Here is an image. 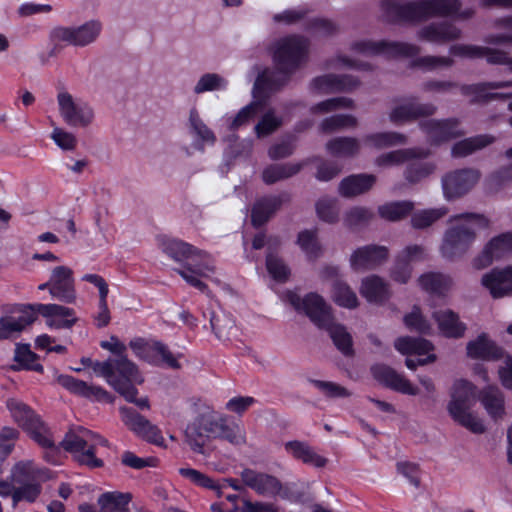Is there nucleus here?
Returning a JSON list of instances; mask_svg holds the SVG:
<instances>
[{"mask_svg":"<svg viewBox=\"0 0 512 512\" xmlns=\"http://www.w3.org/2000/svg\"><path fill=\"white\" fill-rule=\"evenodd\" d=\"M414 208L411 201H393L378 207L380 217L387 221H399L406 217Z\"/></svg>","mask_w":512,"mask_h":512,"instance_id":"nucleus-49","label":"nucleus"},{"mask_svg":"<svg viewBox=\"0 0 512 512\" xmlns=\"http://www.w3.org/2000/svg\"><path fill=\"white\" fill-rule=\"evenodd\" d=\"M228 87V80L217 73L202 75L194 86V93L202 94L211 91H224Z\"/></svg>","mask_w":512,"mask_h":512,"instance_id":"nucleus-54","label":"nucleus"},{"mask_svg":"<svg viewBox=\"0 0 512 512\" xmlns=\"http://www.w3.org/2000/svg\"><path fill=\"white\" fill-rule=\"evenodd\" d=\"M101 348L109 351L116 357L105 361H95L93 371L97 376L104 378L116 392L127 402L133 403L141 409L149 408L146 397L137 398L136 385L144 382L137 365L126 356L127 346L116 336L100 342Z\"/></svg>","mask_w":512,"mask_h":512,"instance_id":"nucleus-3","label":"nucleus"},{"mask_svg":"<svg viewBox=\"0 0 512 512\" xmlns=\"http://www.w3.org/2000/svg\"><path fill=\"white\" fill-rule=\"evenodd\" d=\"M35 313L38 312L46 319V325L50 329H69L76 322L77 317L72 308L58 304H37Z\"/></svg>","mask_w":512,"mask_h":512,"instance_id":"nucleus-22","label":"nucleus"},{"mask_svg":"<svg viewBox=\"0 0 512 512\" xmlns=\"http://www.w3.org/2000/svg\"><path fill=\"white\" fill-rule=\"evenodd\" d=\"M358 85V81L350 76L345 75L338 77L328 74L315 78L311 83V90L318 94H328L338 91L352 90Z\"/></svg>","mask_w":512,"mask_h":512,"instance_id":"nucleus-35","label":"nucleus"},{"mask_svg":"<svg viewBox=\"0 0 512 512\" xmlns=\"http://www.w3.org/2000/svg\"><path fill=\"white\" fill-rule=\"evenodd\" d=\"M284 449L294 459L315 468H322L327 463L325 457L319 455L308 443L303 441H288L284 444Z\"/></svg>","mask_w":512,"mask_h":512,"instance_id":"nucleus-36","label":"nucleus"},{"mask_svg":"<svg viewBox=\"0 0 512 512\" xmlns=\"http://www.w3.org/2000/svg\"><path fill=\"white\" fill-rule=\"evenodd\" d=\"M281 203V199L277 196H271L258 200L252 210L253 225L261 226L264 224L280 207Z\"/></svg>","mask_w":512,"mask_h":512,"instance_id":"nucleus-45","label":"nucleus"},{"mask_svg":"<svg viewBox=\"0 0 512 512\" xmlns=\"http://www.w3.org/2000/svg\"><path fill=\"white\" fill-rule=\"evenodd\" d=\"M512 255V233L505 232L491 238L482 251L473 258L471 265L476 270L490 266L494 261H499Z\"/></svg>","mask_w":512,"mask_h":512,"instance_id":"nucleus-16","label":"nucleus"},{"mask_svg":"<svg viewBox=\"0 0 512 512\" xmlns=\"http://www.w3.org/2000/svg\"><path fill=\"white\" fill-rule=\"evenodd\" d=\"M300 168V164L271 165L263 171V180L267 184H273L296 174Z\"/></svg>","mask_w":512,"mask_h":512,"instance_id":"nucleus-58","label":"nucleus"},{"mask_svg":"<svg viewBox=\"0 0 512 512\" xmlns=\"http://www.w3.org/2000/svg\"><path fill=\"white\" fill-rule=\"evenodd\" d=\"M480 179L476 169H458L446 173L442 177V190L446 200H453L468 193Z\"/></svg>","mask_w":512,"mask_h":512,"instance_id":"nucleus-17","label":"nucleus"},{"mask_svg":"<svg viewBox=\"0 0 512 512\" xmlns=\"http://www.w3.org/2000/svg\"><path fill=\"white\" fill-rule=\"evenodd\" d=\"M297 244L309 260H315L322 255V246L316 229L301 231L298 234Z\"/></svg>","mask_w":512,"mask_h":512,"instance_id":"nucleus-48","label":"nucleus"},{"mask_svg":"<svg viewBox=\"0 0 512 512\" xmlns=\"http://www.w3.org/2000/svg\"><path fill=\"white\" fill-rule=\"evenodd\" d=\"M331 297L333 301L344 308L354 309L358 306V298L355 292L342 281H335L333 284Z\"/></svg>","mask_w":512,"mask_h":512,"instance_id":"nucleus-52","label":"nucleus"},{"mask_svg":"<svg viewBox=\"0 0 512 512\" xmlns=\"http://www.w3.org/2000/svg\"><path fill=\"white\" fill-rule=\"evenodd\" d=\"M388 249L381 245H365L356 248L350 255L349 263L353 271L372 270L388 258Z\"/></svg>","mask_w":512,"mask_h":512,"instance_id":"nucleus-19","label":"nucleus"},{"mask_svg":"<svg viewBox=\"0 0 512 512\" xmlns=\"http://www.w3.org/2000/svg\"><path fill=\"white\" fill-rule=\"evenodd\" d=\"M482 286L493 298L512 294V266L493 268L481 278Z\"/></svg>","mask_w":512,"mask_h":512,"instance_id":"nucleus-23","label":"nucleus"},{"mask_svg":"<svg viewBox=\"0 0 512 512\" xmlns=\"http://www.w3.org/2000/svg\"><path fill=\"white\" fill-rule=\"evenodd\" d=\"M376 182L372 174H357L344 178L339 184V194L343 197H355L370 190Z\"/></svg>","mask_w":512,"mask_h":512,"instance_id":"nucleus-40","label":"nucleus"},{"mask_svg":"<svg viewBox=\"0 0 512 512\" xmlns=\"http://www.w3.org/2000/svg\"><path fill=\"white\" fill-rule=\"evenodd\" d=\"M308 43L298 36H288L278 40L273 49V57L277 72L264 71L254 84V100L242 107L235 115H225L224 124L230 130H238L252 123L262 110L260 98L266 91H274L281 87L307 56Z\"/></svg>","mask_w":512,"mask_h":512,"instance_id":"nucleus-1","label":"nucleus"},{"mask_svg":"<svg viewBox=\"0 0 512 512\" xmlns=\"http://www.w3.org/2000/svg\"><path fill=\"white\" fill-rule=\"evenodd\" d=\"M240 475L243 483L260 495L273 497L281 491L280 481L269 474L244 469Z\"/></svg>","mask_w":512,"mask_h":512,"instance_id":"nucleus-27","label":"nucleus"},{"mask_svg":"<svg viewBox=\"0 0 512 512\" xmlns=\"http://www.w3.org/2000/svg\"><path fill=\"white\" fill-rule=\"evenodd\" d=\"M476 387L470 381L458 379L453 383L448 411L452 418L473 433H483L484 421L470 412L476 400Z\"/></svg>","mask_w":512,"mask_h":512,"instance_id":"nucleus-8","label":"nucleus"},{"mask_svg":"<svg viewBox=\"0 0 512 512\" xmlns=\"http://www.w3.org/2000/svg\"><path fill=\"white\" fill-rule=\"evenodd\" d=\"M360 293L369 303L376 304L384 303L391 295L389 285L377 275L362 279Z\"/></svg>","mask_w":512,"mask_h":512,"instance_id":"nucleus-37","label":"nucleus"},{"mask_svg":"<svg viewBox=\"0 0 512 512\" xmlns=\"http://www.w3.org/2000/svg\"><path fill=\"white\" fill-rule=\"evenodd\" d=\"M282 122V118L270 109L260 117L254 127V132L258 138L266 137L275 132L282 125Z\"/></svg>","mask_w":512,"mask_h":512,"instance_id":"nucleus-57","label":"nucleus"},{"mask_svg":"<svg viewBox=\"0 0 512 512\" xmlns=\"http://www.w3.org/2000/svg\"><path fill=\"white\" fill-rule=\"evenodd\" d=\"M457 0H382L381 10L388 21H416L432 16L468 18L471 10L459 12Z\"/></svg>","mask_w":512,"mask_h":512,"instance_id":"nucleus-5","label":"nucleus"},{"mask_svg":"<svg viewBox=\"0 0 512 512\" xmlns=\"http://www.w3.org/2000/svg\"><path fill=\"white\" fill-rule=\"evenodd\" d=\"M433 318L438 324L440 333L449 338L463 336L466 326L459 320V317L450 309H442L433 312Z\"/></svg>","mask_w":512,"mask_h":512,"instance_id":"nucleus-39","label":"nucleus"},{"mask_svg":"<svg viewBox=\"0 0 512 512\" xmlns=\"http://www.w3.org/2000/svg\"><path fill=\"white\" fill-rule=\"evenodd\" d=\"M495 138L491 135H477L466 138L454 144L452 155L454 157H466L493 143Z\"/></svg>","mask_w":512,"mask_h":512,"instance_id":"nucleus-42","label":"nucleus"},{"mask_svg":"<svg viewBox=\"0 0 512 512\" xmlns=\"http://www.w3.org/2000/svg\"><path fill=\"white\" fill-rule=\"evenodd\" d=\"M357 125V119L352 115L338 114L324 119L321 123L323 132H333L344 128H353Z\"/></svg>","mask_w":512,"mask_h":512,"instance_id":"nucleus-63","label":"nucleus"},{"mask_svg":"<svg viewBox=\"0 0 512 512\" xmlns=\"http://www.w3.org/2000/svg\"><path fill=\"white\" fill-rule=\"evenodd\" d=\"M189 125L192 133L202 144H214L216 137L213 131L204 123L196 109L190 110Z\"/></svg>","mask_w":512,"mask_h":512,"instance_id":"nucleus-55","label":"nucleus"},{"mask_svg":"<svg viewBox=\"0 0 512 512\" xmlns=\"http://www.w3.org/2000/svg\"><path fill=\"white\" fill-rule=\"evenodd\" d=\"M164 253L177 262H185L178 270L180 276L191 286L204 292L206 285L202 279L214 272V261L206 252L177 239H167L161 243Z\"/></svg>","mask_w":512,"mask_h":512,"instance_id":"nucleus-6","label":"nucleus"},{"mask_svg":"<svg viewBox=\"0 0 512 512\" xmlns=\"http://www.w3.org/2000/svg\"><path fill=\"white\" fill-rule=\"evenodd\" d=\"M489 226V220L481 214L464 213L452 216L440 246L445 259L453 260L467 253L477 238V231Z\"/></svg>","mask_w":512,"mask_h":512,"instance_id":"nucleus-7","label":"nucleus"},{"mask_svg":"<svg viewBox=\"0 0 512 512\" xmlns=\"http://www.w3.org/2000/svg\"><path fill=\"white\" fill-rule=\"evenodd\" d=\"M19 438L18 430L11 427H4L0 431V474L2 473V463L12 452L15 442Z\"/></svg>","mask_w":512,"mask_h":512,"instance_id":"nucleus-62","label":"nucleus"},{"mask_svg":"<svg viewBox=\"0 0 512 512\" xmlns=\"http://www.w3.org/2000/svg\"><path fill=\"white\" fill-rule=\"evenodd\" d=\"M460 30L451 23L440 22L431 23L423 27L419 33V38L432 43H445L460 36Z\"/></svg>","mask_w":512,"mask_h":512,"instance_id":"nucleus-38","label":"nucleus"},{"mask_svg":"<svg viewBox=\"0 0 512 512\" xmlns=\"http://www.w3.org/2000/svg\"><path fill=\"white\" fill-rule=\"evenodd\" d=\"M426 155L427 152L422 149H401L378 156L375 163L379 167L397 166L410 160L422 158Z\"/></svg>","mask_w":512,"mask_h":512,"instance_id":"nucleus-41","label":"nucleus"},{"mask_svg":"<svg viewBox=\"0 0 512 512\" xmlns=\"http://www.w3.org/2000/svg\"><path fill=\"white\" fill-rule=\"evenodd\" d=\"M478 399L487 415L495 422L503 421L506 417L505 397L496 386H487L478 394Z\"/></svg>","mask_w":512,"mask_h":512,"instance_id":"nucleus-32","label":"nucleus"},{"mask_svg":"<svg viewBox=\"0 0 512 512\" xmlns=\"http://www.w3.org/2000/svg\"><path fill=\"white\" fill-rule=\"evenodd\" d=\"M102 23L91 19L78 26L56 27L52 35L55 40L65 42L76 47H85L94 43L100 36Z\"/></svg>","mask_w":512,"mask_h":512,"instance_id":"nucleus-13","label":"nucleus"},{"mask_svg":"<svg viewBox=\"0 0 512 512\" xmlns=\"http://www.w3.org/2000/svg\"><path fill=\"white\" fill-rule=\"evenodd\" d=\"M436 108L432 104L417 105L411 100L397 103L390 112V120L395 124H402L420 116L432 115Z\"/></svg>","mask_w":512,"mask_h":512,"instance_id":"nucleus-34","label":"nucleus"},{"mask_svg":"<svg viewBox=\"0 0 512 512\" xmlns=\"http://www.w3.org/2000/svg\"><path fill=\"white\" fill-rule=\"evenodd\" d=\"M57 382L69 392L97 401H110V394L100 386L88 384L69 375H59Z\"/></svg>","mask_w":512,"mask_h":512,"instance_id":"nucleus-31","label":"nucleus"},{"mask_svg":"<svg viewBox=\"0 0 512 512\" xmlns=\"http://www.w3.org/2000/svg\"><path fill=\"white\" fill-rule=\"evenodd\" d=\"M435 169L431 162L413 161L407 167L405 172L406 179L411 183H416L429 176Z\"/></svg>","mask_w":512,"mask_h":512,"instance_id":"nucleus-64","label":"nucleus"},{"mask_svg":"<svg viewBox=\"0 0 512 512\" xmlns=\"http://www.w3.org/2000/svg\"><path fill=\"white\" fill-rule=\"evenodd\" d=\"M452 279L448 275L441 273H426L419 278L420 286L436 295H442L447 292L452 286Z\"/></svg>","mask_w":512,"mask_h":512,"instance_id":"nucleus-46","label":"nucleus"},{"mask_svg":"<svg viewBox=\"0 0 512 512\" xmlns=\"http://www.w3.org/2000/svg\"><path fill=\"white\" fill-rule=\"evenodd\" d=\"M129 347L136 357L150 364L164 365L172 369L180 368L178 358L181 354L174 355L169 348L160 341L135 338L130 341Z\"/></svg>","mask_w":512,"mask_h":512,"instance_id":"nucleus-12","label":"nucleus"},{"mask_svg":"<svg viewBox=\"0 0 512 512\" xmlns=\"http://www.w3.org/2000/svg\"><path fill=\"white\" fill-rule=\"evenodd\" d=\"M373 216L374 213L370 208L354 206L345 212L343 223L346 227L355 229L369 223Z\"/></svg>","mask_w":512,"mask_h":512,"instance_id":"nucleus-56","label":"nucleus"},{"mask_svg":"<svg viewBox=\"0 0 512 512\" xmlns=\"http://www.w3.org/2000/svg\"><path fill=\"white\" fill-rule=\"evenodd\" d=\"M394 347L403 355L417 356V360L406 359L405 364L410 370H415L417 366H423L436 360V355L433 353V345L428 340L422 338L399 337L395 340Z\"/></svg>","mask_w":512,"mask_h":512,"instance_id":"nucleus-14","label":"nucleus"},{"mask_svg":"<svg viewBox=\"0 0 512 512\" xmlns=\"http://www.w3.org/2000/svg\"><path fill=\"white\" fill-rule=\"evenodd\" d=\"M56 101L59 116L69 127L85 129L94 123L93 106L89 102L75 97L65 88L57 91Z\"/></svg>","mask_w":512,"mask_h":512,"instance_id":"nucleus-10","label":"nucleus"},{"mask_svg":"<svg viewBox=\"0 0 512 512\" xmlns=\"http://www.w3.org/2000/svg\"><path fill=\"white\" fill-rule=\"evenodd\" d=\"M11 481L14 484L45 482L52 477L50 470L33 460L24 459L16 462L11 469Z\"/></svg>","mask_w":512,"mask_h":512,"instance_id":"nucleus-25","label":"nucleus"},{"mask_svg":"<svg viewBox=\"0 0 512 512\" xmlns=\"http://www.w3.org/2000/svg\"><path fill=\"white\" fill-rule=\"evenodd\" d=\"M62 447L71 453L75 460L80 464L91 468L101 467L102 460L95 456L98 446H106L107 441L100 435L85 429L77 427L66 433L61 441Z\"/></svg>","mask_w":512,"mask_h":512,"instance_id":"nucleus-9","label":"nucleus"},{"mask_svg":"<svg viewBox=\"0 0 512 512\" xmlns=\"http://www.w3.org/2000/svg\"><path fill=\"white\" fill-rule=\"evenodd\" d=\"M422 130L427 134L432 144H441L450 139L459 137L465 132L460 128L459 122L455 119L443 121L428 120L421 123Z\"/></svg>","mask_w":512,"mask_h":512,"instance_id":"nucleus-26","label":"nucleus"},{"mask_svg":"<svg viewBox=\"0 0 512 512\" xmlns=\"http://www.w3.org/2000/svg\"><path fill=\"white\" fill-rule=\"evenodd\" d=\"M50 295L65 303H74L76 290L73 271L67 266L55 267L50 276Z\"/></svg>","mask_w":512,"mask_h":512,"instance_id":"nucleus-20","label":"nucleus"},{"mask_svg":"<svg viewBox=\"0 0 512 512\" xmlns=\"http://www.w3.org/2000/svg\"><path fill=\"white\" fill-rule=\"evenodd\" d=\"M352 51L357 56L369 57L383 55L390 58L414 56L418 53V48L414 45L402 42L358 41L353 44Z\"/></svg>","mask_w":512,"mask_h":512,"instance_id":"nucleus-15","label":"nucleus"},{"mask_svg":"<svg viewBox=\"0 0 512 512\" xmlns=\"http://www.w3.org/2000/svg\"><path fill=\"white\" fill-rule=\"evenodd\" d=\"M405 326L412 331L422 334L430 333L432 326L423 316L419 307L414 306L412 310L404 316Z\"/></svg>","mask_w":512,"mask_h":512,"instance_id":"nucleus-61","label":"nucleus"},{"mask_svg":"<svg viewBox=\"0 0 512 512\" xmlns=\"http://www.w3.org/2000/svg\"><path fill=\"white\" fill-rule=\"evenodd\" d=\"M14 369H26L41 372L43 366L37 361V355L30 350L29 345H18L14 355Z\"/></svg>","mask_w":512,"mask_h":512,"instance_id":"nucleus-51","label":"nucleus"},{"mask_svg":"<svg viewBox=\"0 0 512 512\" xmlns=\"http://www.w3.org/2000/svg\"><path fill=\"white\" fill-rule=\"evenodd\" d=\"M326 149L335 157H352L359 152L360 142L354 137H335L327 142Z\"/></svg>","mask_w":512,"mask_h":512,"instance_id":"nucleus-44","label":"nucleus"},{"mask_svg":"<svg viewBox=\"0 0 512 512\" xmlns=\"http://www.w3.org/2000/svg\"><path fill=\"white\" fill-rule=\"evenodd\" d=\"M35 320V309L25 307L11 315L0 318V339H6L21 332Z\"/></svg>","mask_w":512,"mask_h":512,"instance_id":"nucleus-33","label":"nucleus"},{"mask_svg":"<svg viewBox=\"0 0 512 512\" xmlns=\"http://www.w3.org/2000/svg\"><path fill=\"white\" fill-rule=\"evenodd\" d=\"M266 268L269 275L277 282H285L290 276L289 267L273 252H269L266 256Z\"/></svg>","mask_w":512,"mask_h":512,"instance_id":"nucleus-60","label":"nucleus"},{"mask_svg":"<svg viewBox=\"0 0 512 512\" xmlns=\"http://www.w3.org/2000/svg\"><path fill=\"white\" fill-rule=\"evenodd\" d=\"M185 438L189 448L203 457L207 469L225 473L230 463L227 458L217 457V446L213 441L224 439L231 444L241 445L245 443V432L238 425L226 424L224 418L207 409L187 425Z\"/></svg>","mask_w":512,"mask_h":512,"instance_id":"nucleus-2","label":"nucleus"},{"mask_svg":"<svg viewBox=\"0 0 512 512\" xmlns=\"http://www.w3.org/2000/svg\"><path fill=\"white\" fill-rule=\"evenodd\" d=\"M426 258V251L422 246L410 245L404 248L398 255L392 278L400 283H406L410 278L411 265Z\"/></svg>","mask_w":512,"mask_h":512,"instance_id":"nucleus-28","label":"nucleus"},{"mask_svg":"<svg viewBox=\"0 0 512 512\" xmlns=\"http://www.w3.org/2000/svg\"><path fill=\"white\" fill-rule=\"evenodd\" d=\"M283 300L289 303L297 312L304 313L319 328L329 332L335 346L344 354L353 352L352 337L346 328L334 322L331 307L317 293H308L304 297L294 291H286Z\"/></svg>","mask_w":512,"mask_h":512,"instance_id":"nucleus-4","label":"nucleus"},{"mask_svg":"<svg viewBox=\"0 0 512 512\" xmlns=\"http://www.w3.org/2000/svg\"><path fill=\"white\" fill-rule=\"evenodd\" d=\"M466 351L469 358L484 361L500 360L506 354L486 333H482L475 339L469 341L466 346Z\"/></svg>","mask_w":512,"mask_h":512,"instance_id":"nucleus-30","label":"nucleus"},{"mask_svg":"<svg viewBox=\"0 0 512 512\" xmlns=\"http://www.w3.org/2000/svg\"><path fill=\"white\" fill-rule=\"evenodd\" d=\"M512 86V82H488L470 86H465L462 91L465 95L472 97V101H483L498 97V93H492L491 90Z\"/></svg>","mask_w":512,"mask_h":512,"instance_id":"nucleus-47","label":"nucleus"},{"mask_svg":"<svg viewBox=\"0 0 512 512\" xmlns=\"http://www.w3.org/2000/svg\"><path fill=\"white\" fill-rule=\"evenodd\" d=\"M7 407L13 420L40 446L52 449L55 447L54 439L49 429L40 418L23 402L9 399Z\"/></svg>","mask_w":512,"mask_h":512,"instance_id":"nucleus-11","label":"nucleus"},{"mask_svg":"<svg viewBox=\"0 0 512 512\" xmlns=\"http://www.w3.org/2000/svg\"><path fill=\"white\" fill-rule=\"evenodd\" d=\"M119 412L124 425L138 437L157 446H165L160 430L145 417L128 407H120Z\"/></svg>","mask_w":512,"mask_h":512,"instance_id":"nucleus-18","label":"nucleus"},{"mask_svg":"<svg viewBox=\"0 0 512 512\" xmlns=\"http://www.w3.org/2000/svg\"><path fill=\"white\" fill-rule=\"evenodd\" d=\"M371 371L377 381L396 392L409 396L419 394V389L416 385L388 366L377 364L371 368Z\"/></svg>","mask_w":512,"mask_h":512,"instance_id":"nucleus-21","label":"nucleus"},{"mask_svg":"<svg viewBox=\"0 0 512 512\" xmlns=\"http://www.w3.org/2000/svg\"><path fill=\"white\" fill-rule=\"evenodd\" d=\"M179 474L186 480L199 487L214 491L218 497L222 496V489L224 485L211 478L207 474L190 467L180 468Z\"/></svg>","mask_w":512,"mask_h":512,"instance_id":"nucleus-43","label":"nucleus"},{"mask_svg":"<svg viewBox=\"0 0 512 512\" xmlns=\"http://www.w3.org/2000/svg\"><path fill=\"white\" fill-rule=\"evenodd\" d=\"M448 213V209L446 207H438L432 209H424L419 212H416L412 216V225L415 228H426L432 225L434 222L444 217Z\"/></svg>","mask_w":512,"mask_h":512,"instance_id":"nucleus-59","label":"nucleus"},{"mask_svg":"<svg viewBox=\"0 0 512 512\" xmlns=\"http://www.w3.org/2000/svg\"><path fill=\"white\" fill-rule=\"evenodd\" d=\"M132 499L130 493L119 491L105 492L97 499L99 509L89 504H82L80 512H128V505Z\"/></svg>","mask_w":512,"mask_h":512,"instance_id":"nucleus-29","label":"nucleus"},{"mask_svg":"<svg viewBox=\"0 0 512 512\" xmlns=\"http://www.w3.org/2000/svg\"><path fill=\"white\" fill-rule=\"evenodd\" d=\"M364 141L371 147L381 149L405 144L406 137L397 132H380L367 135Z\"/></svg>","mask_w":512,"mask_h":512,"instance_id":"nucleus-53","label":"nucleus"},{"mask_svg":"<svg viewBox=\"0 0 512 512\" xmlns=\"http://www.w3.org/2000/svg\"><path fill=\"white\" fill-rule=\"evenodd\" d=\"M450 53L454 56L471 59L485 57L489 63L505 65L512 71V57L504 51L461 44L451 46Z\"/></svg>","mask_w":512,"mask_h":512,"instance_id":"nucleus-24","label":"nucleus"},{"mask_svg":"<svg viewBox=\"0 0 512 512\" xmlns=\"http://www.w3.org/2000/svg\"><path fill=\"white\" fill-rule=\"evenodd\" d=\"M317 217L328 224H334L339 220V202L335 197L323 196L315 204Z\"/></svg>","mask_w":512,"mask_h":512,"instance_id":"nucleus-50","label":"nucleus"}]
</instances>
